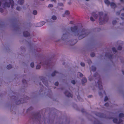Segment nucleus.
Here are the masks:
<instances>
[{"label":"nucleus","instance_id":"47","mask_svg":"<svg viewBox=\"0 0 124 124\" xmlns=\"http://www.w3.org/2000/svg\"><path fill=\"white\" fill-rule=\"evenodd\" d=\"M89 80H91V79H90L89 78Z\"/></svg>","mask_w":124,"mask_h":124},{"label":"nucleus","instance_id":"22","mask_svg":"<svg viewBox=\"0 0 124 124\" xmlns=\"http://www.w3.org/2000/svg\"><path fill=\"white\" fill-rule=\"evenodd\" d=\"M117 120L116 119L114 118L113 119V122H114L116 123L117 122Z\"/></svg>","mask_w":124,"mask_h":124},{"label":"nucleus","instance_id":"43","mask_svg":"<svg viewBox=\"0 0 124 124\" xmlns=\"http://www.w3.org/2000/svg\"><path fill=\"white\" fill-rule=\"evenodd\" d=\"M97 16V15H96L95 16H94L96 18Z\"/></svg>","mask_w":124,"mask_h":124},{"label":"nucleus","instance_id":"6","mask_svg":"<svg viewBox=\"0 0 124 124\" xmlns=\"http://www.w3.org/2000/svg\"><path fill=\"white\" fill-rule=\"evenodd\" d=\"M29 35V32L27 31H24L23 33V35L25 36H27Z\"/></svg>","mask_w":124,"mask_h":124},{"label":"nucleus","instance_id":"14","mask_svg":"<svg viewBox=\"0 0 124 124\" xmlns=\"http://www.w3.org/2000/svg\"><path fill=\"white\" fill-rule=\"evenodd\" d=\"M87 81V80L86 78H84L82 80V83H86Z\"/></svg>","mask_w":124,"mask_h":124},{"label":"nucleus","instance_id":"4","mask_svg":"<svg viewBox=\"0 0 124 124\" xmlns=\"http://www.w3.org/2000/svg\"><path fill=\"white\" fill-rule=\"evenodd\" d=\"M108 19V18L107 17H106L104 19L102 22L101 21V19H100L99 21L100 23L101 24H103L105 22V21H106V22H107V21Z\"/></svg>","mask_w":124,"mask_h":124},{"label":"nucleus","instance_id":"30","mask_svg":"<svg viewBox=\"0 0 124 124\" xmlns=\"http://www.w3.org/2000/svg\"><path fill=\"white\" fill-rule=\"evenodd\" d=\"M122 47L120 46H119L118 47V49L119 50H120L121 49Z\"/></svg>","mask_w":124,"mask_h":124},{"label":"nucleus","instance_id":"23","mask_svg":"<svg viewBox=\"0 0 124 124\" xmlns=\"http://www.w3.org/2000/svg\"><path fill=\"white\" fill-rule=\"evenodd\" d=\"M31 67H33L34 66V63L32 62L31 63Z\"/></svg>","mask_w":124,"mask_h":124},{"label":"nucleus","instance_id":"38","mask_svg":"<svg viewBox=\"0 0 124 124\" xmlns=\"http://www.w3.org/2000/svg\"><path fill=\"white\" fill-rule=\"evenodd\" d=\"M0 11L1 12H2L3 11V10L2 9L0 8Z\"/></svg>","mask_w":124,"mask_h":124},{"label":"nucleus","instance_id":"33","mask_svg":"<svg viewBox=\"0 0 124 124\" xmlns=\"http://www.w3.org/2000/svg\"><path fill=\"white\" fill-rule=\"evenodd\" d=\"M58 5L59 6H62L63 5V4L62 3H60L58 4Z\"/></svg>","mask_w":124,"mask_h":124},{"label":"nucleus","instance_id":"41","mask_svg":"<svg viewBox=\"0 0 124 124\" xmlns=\"http://www.w3.org/2000/svg\"><path fill=\"white\" fill-rule=\"evenodd\" d=\"M51 1H54V2H55L56 1V0H51Z\"/></svg>","mask_w":124,"mask_h":124},{"label":"nucleus","instance_id":"16","mask_svg":"<svg viewBox=\"0 0 124 124\" xmlns=\"http://www.w3.org/2000/svg\"><path fill=\"white\" fill-rule=\"evenodd\" d=\"M37 12L36 10H33V14L34 15H36L37 14Z\"/></svg>","mask_w":124,"mask_h":124},{"label":"nucleus","instance_id":"29","mask_svg":"<svg viewBox=\"0 0 124 124\" xmlns=\"http://www.w3.org/2000/svg\"><path fill=\"white\" fill-rule=\"evenodd\" d=\"M108 99V98L107 97H105L104 99V101H107Z\"/></svg>","mask_w":124,"mask_h":124},{"label":"nucleus","instance_id":"45","mask_svg":"<svg viewBox=\"0 0 124 124\" xmlns=\"http://www.w3.org/2000/svg\"><path fill=\"white\" fill-rule=\"evenodd\" d=\"M99 94L100 95H101V93H99Z\"/></svg>","mask_w":124,"mask_h":124},{"label":"nucleus","instance_id":"31","mask_svg":"<svg viewBox=\"0 0 124 124\" xmlns=\"http://www.w3.org/2000/svg\"><path fill=\"white\" fill-rule=\"evenodd\" d=\"M71 83L73 84H74L75 83V81L73 80L71 81Z\"/></svg>","mask_w":124,"mask_h":124},{"label":"nucleus","instance_id":"1","mask_svg":"<svg viewBox=\"0 0 124 124\" xmlns=\"http://www.w3.org/2000/svg\"><path fill=\"white\" fill-rule=\"evenodd\" d=\"M88 34L87 31L85 29H83L80 31L79 34V39H81L86 37Z\"/></svg>","mask_w":124,"mask_h":124},{"label":"nucleus","instance_id":"37","mask_svg":"<svg viewBox=\"0 0 124 124\" xmlns=\"http://www.w3.org/2000/svg\"><path fill=\"white\" fill-rule=\"evenodd\" d=\"M16 9L18 10H19L20 9V7H18L16 8Z\"/></svg>","mask_w":124,"mask_h":124},{"label":"nucleus","instance_id":"34","mask_svg":"<svg viewBox=\"0 0 124 124\" xmlns=\"http://www.w3.org/2000/svg\"><path fill=\"white\" fill-rule=\"evenodd\" d=\"M116 21H113L112 22V23L113 24H116Z\"/></svg>","mask_w":124,"mask_h":124},{"label":"nucleus","instance_id":"5","mask_svg":"<svg viewBox=\"0 0 124 124\" xmlns=\"http://www.w3.org/2000/svg\"><path fill=\"white\" fill-rule=\"evenodd\" d=\"M65 94L68 97H71L72 96V94L68 91L66 92L65 93Z\"/></svg>","mask_w":124,"mask_h":124},{"label":"nucleus","instance_id":"9","mask_svg":"<svg viewBox=\"0 0 124 124\" xmlns=\"http://www.w3.org/2000/svg\"><path fill=\"white\" fill-rule=\"evenodd\" d=\"M67 38V36L66 34H64L63 35L62 37V39L63 40H64V39H66Z\"/></svg>","mask_w":124,"mask_h":124},{"label":"nucleus","instance_id":"7","mask_svg":"<svg viewBox=\"0 0 124 124\" xmlns=\"http://www.w3.org/2000/svg\"><path fill=\"white\" fill-rule=\"evenodd\" d=\"M98 87L99 88H100L101 89H102V86L101 85V82H99L98 83Z\"/></svg>","mask_w":124,"mask_h":124},{"label":"nucleus","instance_id":"18","mask_svg":"<svg viewBox=\"0 0 124 124\" xmlns=\"http://www.w3.org/2000/svg\"><path fill=\"white\" fill-rule=\"evenodd\" d=\"M69 14V11L67 10L66 11H65L64 14L66 15H68Z\"/></svg>","mask_w":124,"mask_h":124},{"label":"nucleus","instance_id":"48","mask_svg":"<svg viewBox=\"0 0 124 124\" xmlns=\"http://www.w3.org/2000/svg\"><path fill=\"white\" fill-rule=\"evenodd\" d=\"M121 1H123V0H120Z\"/></svg>","mask_w":124,"mask_h":124},{"label":"nucleus","instance_id":"46","mask_svg":"<svg viewBox=\"0 0 124 124\" xmlns=\"http://www.w3.org/2000/svg\"><path fill=\"white\" fill-rule=\"evenodd\" d=\"M62 16H63V17H64V16H64V15H62Z\"/></svg>","mask_w":124,"mask_h":124},{"label":"nucleus","instance_id":"51","mask_svg":"<svg viewBox=\"0 0 124 124\" xmlns=\"http://www.w3.org/2000/svg\"><path fill=\"white\" fill-rule=\"evenodd\" d=\"M86 1H88L89 0H86Z\"/></svg>","mask_w":124,"mask_h":124},{"label":"nucleus","instance_id":"24","mask_svg":"<svg viewBox=\"0 0 124 124\" xmlns=\"http://www.w3.org/2000/svg\"><path fill=\"white\" fill-rule=\"evenodd\" d=\"M40 68V66L39 65H37L36 67L37 69H39Z\"/></svg>","mask_w":124,"mask_h":124},{"label":"nucleus","instance_id":"13","mask_svg":"<svg viewBox=\"0 0 124 124\" xmlns=\"http://www.w3.org/2000/svg\"><path fill=\"white\" fill-rule=\"evenodd\" d=\"M56 18H56V16L54 15H53V16H52V18H51L53 20H56Z\"/></svg>","mask_w":124,"mask_h":124},{"label":"nucleus","instance_id":"15","mask_svg":"<svg viewBox=\"0 0 124 124\" xmlns=\"http://www.w3.org/2000/svg\"><path fill=\"white\" fill-rule=\"evenodd\" d=\"M90 69L93 71H94L96 70V68L94 66H92V68H90Z\"/></svg>","mask_w":124,"mask_h":124},{"label":"nucleus","instance_id":"40","mask_svg":"<svg viewBox=\"0 0 124 124\" xmlns=\"http://www.w3.org/2000/svg\"><path fill=\"white\" fill-rule=\"evenodd\" d=\"M105 105L106 106H108V103H107L105 104Z\"/></svg>","mask_w":124,"mask_h":124},{"label":"nucleus","instance_id":"17","mask_svg":"<svg viewBox=\"0 0 124 124\" xmlns=\"http://www.w3.org/2000/svg\"><path fill=\"white\" fill-rule=\"evenodd\" d=\"M12 67V66L10 65H9L7 66V68L8 69H10Z\"/></svg>","mask_w":124,"mask_h":124},{"label":"nucleus","instance_id":"27","mask_svg":"<svg viewBox=\"0 0 124 124\" xmlns=\"http://www.w3.org/2000/svg\"><path fill=\"white\" fill-rule=\"evenodd\" d=\"M112 50L114 52H116V49L115 48H114V47H113L112 48Z\"/></svg>","mask_w":124,"mask_h":124},{"label":"nucleus","instance_id":"44","mask_svg":"<svg viewBox=\"0 0 124 124\" xmlns=\"http://www.w3.org/2000/svg\"><path fill=\"white\" fill-rule=\"evenodd\" d=\"M122 72H123V74H124V71H123Z\"/></svg>","mask_w":124,"mask_h":124},{"label":"nucleus","instance_id":"19","mask_svg":"<svg viewBox=\"0 0 124 124\" xmlns=\"http://www.w3.org/2000/svg\"><path fill=\"white\" fill-rule=\"evenodd\" d=\"M110 5L111 7H115L116 5L115 4L113 3H111L110 4Z\"/></svg>","mask_w":124,"mask_h":124},{"label":"nucleus","instance_id":"12","mask_svg":"<svg viewBox=\"0 0 124 124\" xmlns=\"http://www.w3.org/2000/svg\"><path fill=\"white\" fill-rule=\"evenodd\" d=\"M104 2L105 4H106L107 5H109V1L108 0H105Z\"/></svg>","mask_w":124,"mask_h":124},{"label":"nucleus","instance_id":"21","mask_svg":"<svg viewBox=\"0 0 124 124\" xmlns=\"http://www.w3.org/2000/svg\"><path fill=\"white\" fill-rule=\"evenodd\" d=\"M57 72L56 71H54L52 74V75L53 76H54L55 75V73H57Z\"/></svg>","mask_w":124,"mask_h":124},{"label":"nucleus","instance_id":"20","mask_svg":"<svg viewBox=\"0 0 124 124\" xmlns=\"http://www.w3.org/2000/svg\"><path fill=\"white\" fill-rule=\"evenodd\" d=\"M124 116V115L123 113H120L119 115V116L120 117H123Z\"/></svg>","mask_w":124,"mask_h":124},{"label":"nucleus","instance_id":"32","mask_svg":"<svg viewBox=\"0 0 124 124\" xmlns=\"http://www.w3.org/2000/svg\"><path fill=\"white\" fill-rule=\"evenodd\" d=\"M122 120H121L120 119H119V122H118L119 123H121L122 122Z\"/></svg>","mask_w":124,"mask_h":124},{"label":"nucleus","instance_id":"11","mask_svg":"<svg viewBox=\"0 0 124 124\" xmlns=\"http://www.w3.org/2000/svg\"><path fill=\"white\" fill-rule=\"evenodd\" d=\"M18 3L20 4H22L24 2V0H19L18 1Z\"/></svg>","mask_w":124,"mask_h":124},{"label":"nucleus","instance_id":"36","mask_svg":"<svg viewBox=\"0 0 124 124\" xmlns=\"http://www.w3.org/2000/svg\"><path fill=\"white\" fill-rule=\"evenodd\" d=\"M58 84V82H56L55 84V85H57Z\"/></svg>","mask_w":124,"mask_h":124},{"label":"nucleus","instance_id":"8","mask_svg":"<svg viewBox=\"0 0 124 124\" xmlns=\"http://www.w3.org/2000/svg\"><path fill=\"white\" fill-rule=\"evenodd\" d=\"M77 29V27L75 26L73 27H71V30L72 31H75Z\"/></svg>","mask_w":124,"mask_h":124},{"label":"nucleus","instance_id":"49","mask_svg":"<svg viewBox=\"0 0 124 124\" xmlns=\"http://www.w3.org/2000/svg\"><path fill=\"white\" fill-rule=\"evenodd\" d=\"M1 5V3L0 2V6Z\"/></svg>","mask_w":124,"mask_h":124},{"label":"nucleus","instance_id":"10","mask_svg":"<svg viewBox=\"0 0 124 124\" xmlns=\"http://www.w3.org/2000/svg\"><path fill=\"white\" fill-rule=\"evenodd\" d=\"M42 82L46 86L47 85L46 83L47 82V81L45 79H43L42 80Z\"/></svg>","mask_w":124,"mask_h":124},{"label":"nucleus","instance_id":"53","mask_svg":"<svg viewBox=\"0 0 124 124\" xmlns=\"http://www.w3.org/2000/svg\"><path fill=\"white\" fill-rule=\"evenodd\" d=\"M123 16H124V14H123Z\"/></svg>","mask_w":124,"mask_h":124},{"label":"nucleus","instance_id":"28","mask_svg":"<svg viewBox=\"0 0 124 124\" xmlns=\"http://www.w3.org/2000/svg\"><path fill=\"white\" fill-rule=\"evenodd\" d=\"M81 65L82 66H84L85 65V64L84 63L81 62Z\"/></svg>","mask_w":124,"mask_h":124},{"label":"nucleus","instance_id":"39","mask_svg":"<svg viewBox=\"0 0 124 124\" xmlns=\"http://www.w3.org/2000/svg\"><path fill=\"white\" fill-rule=\"evenodd\" d=\"M99 14H100V15H102L103 14V13L102 12H100L99 13Z\"/></svg>","mask_w":124,"mask_h":124},{"label":"nucleus","instance_id":"50","mask_svg":"<svg viewBox=\"0 0 124 124\" xmlns=\"http://www.w3.org/2000/svg\"><path fill=\"white\" fill-rule=\"evenodd\" d=\"M17 103V104H20V103Z\"/></svg>","mask_w":124,"mask_h":124},{"label":"nucleus","instance_id":"25","mask_svg":"<svg viewBox=\"0 0 124 124\" xmlns=\"http://www.w3.org/2000/svg\"><path fill=\"white\" fill-rule=\"evenodd\" d=\"M95 55V54L94 53H91V56L92 57H93Z\"/></svg>","mask_w":124,"mask_h":124},{"label":"nucleus","instance_id":"35","mask_svg":"<svg viewBox=\"0 0 124 124\" xmlns=\"http://www.w3.org/2000/svg\"><path fill=\"white\" fill-rule=\"evenodd\" d=\"M90 20L92 21H93L94 20L93 18L92 17H91L90 18Z\"/></svg>","mask_w":124,"mask_h":124},{"label":"nucleus","instance_id":"2","mask_svg":"<svg viewBox=\"0 0 124 124\" xmlns=\"http://www.w3.org/2000/svg\"><path fill=\"white\" fill-rule=\"evenodd\" d=\"M10 4L11 5V7L13 8V1L12 0H8L4 4L5 7H9Z\"/></svg>","mask_w":124,"mask_h":124},{"label":"nucleus","instance_id":"42","mask_svg":"<svg viewBox=\"0 0 124 124\" xmlns=\"http://www.w3.org/2000/svg\"><path fill=\"white\" fill-rule=\"evenodd\" d=\"M80 76L81 77L83 75L82 74L80 73Z\"/></svg>","mask_w":124,"mask_h":124},{"label":"nucleus","instance_id":"52","mask_svg":"<svg viewBox=\"0 0 124 124\" xmlns=\"http://www.w3.org/2000/svg\"><path fill=\"white\" fill-rule=\"evenodd\" d=\"M123 10H124V8L123 9Z\"/></svg>","mask_w":124,"mask_h":124},{"label":"nucleus","instance_id":"26","mask_svg":"<svg viewBox=\"0 0 124 124\" xmlns=\"http://www.w3.org/2000/svg\"><path fill=\"white\" fill-rule=\"evenodd\" d=\"M53 4H49V5L48 6V7H51L52 8L53 7Z\"/></svg>","mask_w":124,"mask_h":124},{"label":"nucleus","instance_id":"3","mask_svg":"<svg viewBox=\"0 0 124 124\" xmlns=\"http://www.w3.org/2000/svg\"><path fill=\"white\" fill-rule=\"evenodd\" d=\"M45 23V22L44 21L40 22L37 23V26L38 27H40L42 26L43 25H44Z\"/></svg>","mask_w":124,"mask_h":124}]
</instances>
